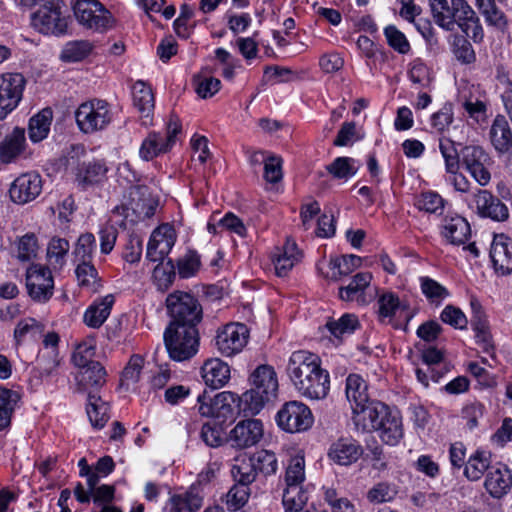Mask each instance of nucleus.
Masks as SVG:
<instances>
[{"label":"nucleus","instance_id":"39","mask_svg":"<svg viewBox=\"0 0 512 512\" xmlns=\"http://www.w3.org/2000/svg\"><path fill=\"white\" fill-rule=\"evenodd\" d=\"M134 106L143 117H148L154 109V95L143 81H137L132 87Z\"/></svg>","mask_w":512,"mask_h":512},{"label":"nucleus","instance_id":"56","mask_svg":"<svg viewBox=\"0 0 512 512\" xmlns=\"http://www.w3.org/2000/svg\"><path fill=\"white\" fill-rule=\"evenodd\" d=\"M250 459L255 466L257 474L261 473L265 476H268L275 474L277 471V458L276 455L271 451H258L252 457H250Z\"/></svg>","mask_w":512,"mask_h":512},{"label":"nucleus","instance_id":"36","mask_svg":"<svg viewBox=\"0 0 512 512\" xmlns=\"http://www.w3.org/2000/svg\"><path fill=\"white\" fill-rule=\"evenodd\" d=\"M490 453L486 451H476L471 455L465 465L464 474L471 481H477L482 478L485 472L488 473L491 466Z\"/></svg>","mask_w":512,"mask_h":512},{"label":"nucleus","instance_id":"2","mask_svg":"<svg viewBox=\"0 0 512 512\" xmlns=\"http://www.w3.org/2000/svg\"><path fill=\"white\" fill-rule=\"evenodd\" d=\"M353 422L363 432L377 431L383 442L396 445L403 436L401 418L380 402L371 400L353 411Z\"/></svg>","mask_w":512,"mask_h":512},{"label":"nucleus","instance_id":"34","mask_svg":"<svg viewBox=\"0 0 512 512\" xmlns=\"http://www.w3.org/2000/svg\"><path fill=\"white\" fill-rule=\"evenodd\" d=\"M346 397L351 404L352 411L368 403L367 384L360 375L351 374L346 379Z\"/></svg>","mask_w":512,"mask_h":512},{"label":"nucleus","instance_id":"40","mask_svg":"<svg viewBox=\"0 0 512 512\" xmlns=\"http://www.w3.org/2000/svg\"><path fill=\"white\" fill-rule=\"evenodd\" d=\"M87 415L91 424L96 428H102L109 419V405L98 394H91L87 398Z\"/></svg>","mask_w":512,"mask_h":512},{"label":"nucleus","instance_id":"37","mask_svg":"<svg viewBox=\"0 0 512 512\" xmlns=\"http://www.w3.org/2000/svg\"><path fill=\"white\" fill-rule=\"evenodd\" d=\"M203 498L194 490L173 495L169 500L170 512H194L202 506Z\"/></svg>","mask_w":512,"mask_h":512},{"label":"nucleus","instance_id":"11","mask_svg":"<svg viewBox=\"0 0 512 512\" xmlns=\"http://www.w3.org/2000/svg\"><path fill=\"white\" fill-rule=\"evenodd\" d=\"M181 132L179 120L172 116L167 125L165 133L150 132L143 140L139 150L140 157L149 161L162 153L168 152L176 142V136Z\"/></svg>","mask_w":512,"mask_h":512},{"label":"nucleus","instance_id":"28","mask_svg":"<svg viewBox=\"0 0 512 512\" xmlns=\"http://www.w3.org/2000/svg\"><path fill=\"white\" fill-rule=\"evenodd\" d=\"M113 294L96 299L85 311L83 322L90 328H100L107 320L114 305Z\"/></svg>","mask_w":512,"mask_h":512},{"label":"nucleus","instance_id":"50","mask_svg":"<svg viewBox=\"0 0 512 512\" xmlns=\"http://www.w3.org/2000/svg\"><path fill=\"white\" fill-rule=\"evenodd\" d=\"M305 481V459L302 455L290 458L284 476L285 486H303Z\"/></svg>","mask_w":512,"mask_h":512},{"label":"nucleus","instance_id":"29","mask_svg":"<svg viewBox=\"0 0 512 512\" xmlns=\"http://www.w3.org/2000/svg\"><path fill=\"white\" fill-rule=\"evenodd\" d=\"M108 167L102 160L82 163L76 174V181L82 189L99 184L106 179Z\"/></svg>","mask_w":512,"mask_h":512},{"label":"nucleus","instance_id":"43","mask_svg":"<svg viewBox=\"0 0 512 512\" xmlns=\"http://www.w3.org/2000/svg\"><path fill=\"white\" fill-rule=\"evenodd\" d=\"M96 352V338L95 336H87L75 348L72 361L78 368L89 366L92 363H98L93 358Z\"/></svg>","mask_w":512,"mask_h":512},{"label":"nucleus","instance_id":"64","mask_svg":"<svg viewBox=\"0 0 512 512\" xmlns=\"http://www.w3.org/2000/svg\"><path fill=\"white\" fill-rule=\"evenodd\" d=\"M384 34L388 44L397 52L406 54L410 50V44L406 36L394 25H389L384 29Z\"/></svg>","mask_w":512,"mask_h":512},{"label":"nucleus","instance_id":"35","mask_svg":"<svg viewBox=\"0 0 512 512\" xmlns=\"http://www.w3.org/2000/svg\"><path fill=\"white\" fill-rule=\"evenodd\" d=\"M75 274L80 287L91 293H96L101 289V278L92 261L76 263Z\"/></svg>","mask_w":512,"mask_h":512},{"label":"nucleus","instance_id":"46","mask_svg":"<svg viewBox=\"0 0 512 512\" xmlns=\"http://www.w3.org/2000/svg\"><path fill=\"white\" fill-rule=\"evenodd\" d=\"M476 5L489 25L501 30L507 27L506 16L496 6L495 0H476Z\"/></svg>","mask_w":512,"mask_h":512},{"label":"nucleus","instance_id":"58","mask_svg":"<svg viewBox=\"0 0 512 512\" xmlns=\"http://www.w3.org/2000/svg\"><path fill=\"white\" fill-rule=\"evenodd\" d=\"M447 202L436 192L428 191L420 195L417 207L427 213L443 215Z\"/></svg>","mask_w":512,"mask_h":512},{"label":"nucleus","instance_id":"15","mask_svg":"<svg viewBox=\"0 0 512 512\" xmlns=\"http://www.w3.org/2000/svg\"><path fill=\"white\" fill-rule=\"evenodd\" d=\"M25 85L26 80L20 73L0 75V120L19 105Z\"/></svg>","mask_w":512,"mask_h":512},{"label":"nucleus","instance_id":"25","mask_svg":"<svg viewBox=\"0 0 512 512\" xmlns=\"http://www.w3.org/2000/svg\"><path fill=\"white\" fill-rule=\"evenodd\" d=\"M494 269L503 275L512 272V241L504 234L495 235L490 248Z\"/></svg>","mask_w":512,"mask_h":512},{"label":"nucleus","instance_id":"54","mask_svg":"<svg viewBox=\"0 0 512 512\" xmlns=\"http://www.w3.org/2000/svg\"><path fill=\"white\" fill-rule=\"evenodd\" d=\"M92 48V44L87 40L71 41L64 46L60 57L66 62H78L87 57Z\"/></svg>","mask_w":512,"mask_h":512},{"label":"nucleus","instance_id":"45","mask_svg":"<svg viewBox=\"0 0 512 512\" xmlns=\"http://www.w3.org/2000/svg\"><path fill=\"white\" fill-rule=\"evenodd\" d=\"M440 153L445 162L446 172H457L460 169L462 147L457 149V144L449 138L439 140Z\"/></svg>","mask_w":512,"mask_h":512},{"label":"nucleus","instance_id":"44","mask_svg":"<svg viewBox=\"0 0 512 512\" xmlns=\"http://www.w3.org/2000/svg\"><path fill=\"white\" fill-rule=\"evenodd\" d=\"M308 500L307 491L303 486H285L282 503L286 512H299Z\"/></svg>","mask_w":512,"mask_h":512},{"label":"nucleus","instance_id":"10","mask_svg":"<svg viewBox=\"0 0 512 512\" xmlns=\"http://www.w3.org/2000/svg\"><path fill=\"white\" fill-rule=\"evenodd\" d=\"M164 342L172 359L176 361L187 360L198 351V329L167 327L164 333Z\"/></svg>","mask_w":512,"mask_h":512},{"label":"nucleus","instance_id":"20","mask_svg":"<svg viewBox=\"0 0 512 512\" xmlns=\"http://www.w3.org/2000/svg\"><path fill=\"white\" fill-rule=\"evenodd\" d=\"M263 436V425L258 419L240 421L229 433L232 446L244 449L257 444Z\"/></svg>","mask_w":512,"mask_h":512},{"label":"nucleus","instance_id":"23","mask_svg":"<svg viewBox=\"0 0 512 512\" xmlns=\"http://www.w3.org/2000/svg\"><path fill=\"white\" fill-rule=\"evenodd\" d=\"M106 371L100 363H92L89 366L79 368L75 380L77 391L91 394H98L99 389L106 382Z\"/></svg>","mask_w":512,"mask_h":512},{"label":"nucleus","instance_id":"33","mask_svg":"<svg viewBox=\"0 0 512 512\" xmlns=\"http://www.w3.org/2000/svg\"><path fill=\"white\" fill-rule=\"evenodd\" d=\"M300 258L301 253L296 243L287 240L280 253L273 258L276 274L280 277H285Z\"/></svg>","mask_w":512,"mask_h":512},{"label":"nucleus","instance_id":"53","mask_svg":"<svg viewBox=\"0 0 512 512\" xmlns=\"http://www.w3.org/2000/svg\"><path fill=\"white\" fill-rule=\"evenodd\" d=\"M434 21L447 31H452V2L447 0H429Z\"/></svg>","mask_w":512,"mask_h":512},{"label":"nucleus","instance_id":"9","mask_svg":"<svg viewBox=\"0 0 512 512\" xmlns=\"http://www.w3.org/2000/svg\"><path fill=\"white\" fill-rule=\"evenodd\" d=\"M75 119L80 131L92 134L104 130L110 124L112 113L106 101L92 99L77 108Z\"/></svg>","mask_w":512,"mask_h":512},{"label":"nucleus","instance_id":"61","mask_svg":"<svg viewBox=\"0 0 512 512\" xmlns=\"http://www.w3.org/2000/svg\"><path fill=\"white\" fill-rule=\"evenodd\" d=\"M200 436L203 442L207 446L212 448H218L222 446L225 442V438L223 436V429L219 423H205L202 426Z\"/></svg>","mask_w":512,"mask_h":512},{"label":"nucleus","instance_id":"60","mask_svg":"<svg viewBox=\"0 0 512 512\" xmlns=\"http://www.w3.org/2000/svg\"><path fill=\"white\" fill-rule=\"evenodd\" d=\"M409 79L418 88L428 89L432 83L430 69L420 60H415L409 70Z\"/></svg>","mask_w":512,"mask_h":512},{"label":"nucleus","instance_id":"16","mask_svg":"<svg viewBox=\"0 0 512 512\" xmlns=\"http://www.w3.org/2000/svg\"><path fill=\"white\" fill-rule=\"evenodd\" d=\"M452 31L457 25L474 42H480L484 33L475 11L465 0H452Z\"/></svg>","mask_w":512,"mask_h":512},{"label":"nucleus","instance_id":"24","mask_svg":"<svg viewBox=\"0 0 512 512\" xmlns=\"http://www.w3.org/2000/svg\"><path fill=\"white\" fill-rule=\"evenodd\" d=\"M441 235L453 245L465 244L471 235L470 225L464 217L449 212L442 221Z\"/></svg>","mask_w":512,"mask_h":512},{"label":"nucleus","instance_id":"14","mask_svg":"<svg viewBox=\"0 0 512 512\" xmlns=\"http://www.w3.org/2000/svg\"><path fill=\"white\" fill-rule=\"evenodd\" d=\"M249 330L242 323H230L218 330L215 345L218 352L225 357L240 353L246 346Z\"/></svg>","mask_w":512,"mask_h":512},{"label":"nucleus","instance_id":"42","mask_svg":"<svg viewBox=\"0 0 512 512\" xmlns=\"http://www.w3.org/2000/svg\"><path fill=\"white\" fill-rule=\"evenodd\" d=\"M378 317L380 321L391 322L398 311H404L407 306L403 304L399 297L392 292H385L378 298Z\"/></svg>","mask_w":512,"mask_h":512},{"label":"nucleus","instance_id":"38","mask_svg":"<svg viewBox=\"0 0 512 512\" xmlns=\"http://www.w3.org/2000/svg\"><path fill=\"white\" fill-rule=\"evenodd\" d=\"M52 110L45 108L33 116L29 121V138L33 142H39L47 137L52 121Z\"/></svg>","mask_w":512,"mask_h":512},{"label":"nucleus","instance_id":"59","mask_svg":"<svg viewBox=\"0 0 512 512\" xmlns=\"http://www.w3.org/2000/svg\"><path fill=\"white\" fill-rule=\"evenodd\" d=\"M69 249L70 244L66 239L58 237L52 238L47 247V256L50 264L55 267H62Z\"/></svg>","mask_w":512,"mask_h":512},{"label":"nucleus","instance_id":"6","mask_svg":"<svg viewBox=\"0 0 512 512\" xmlns=\"http://www.w3.org/2000/svg\"><path fill=\"white\" fill-rule=\"evenodd\" d=\"M158 206V201L152 197L149 188L136 185L129 188L128 199L115 208V213L131 223H137L152 217Z\"/></svg>","mask_w":512,"mask_h":512},{"label":"nucleus","instance_id":"26","mask_svg":"<svg viewBox=\"0 0 512 512\" xmlns=\"http://www.w3.org/2000/svg\"><path fill=\"white\" fill-rule=\"evenodd\" d=\"M485 489L493 498H501L512 487V473L503 465L492 466L486 475Z\"/></svg>","mask_w":512,"mask_h":512},{"label":"nucleus","instance_id":"63","mask_svg":"<svg viewBox=\"0 0 512 512\" xmlns=\"http://www.w3.org/2000/svg\"><path fill=\"white\" fill-rule=\"evenodd\" d=\"M453 54L462 64H471L476 60V54L471 43L464 37H455Z\"/></svg>","mask_w":512,"mask_h":512},{"label":"nucleus","instance_id":"8","mask_svg":"<svg viewBox=\"0 0 512 512\" xmlns=\"http://www.w3.org/2000/svg\"><path fill=\"white\" fill-rule=\"evenodd\" d=\"M73 10L79 24L86 29L104 33L115 26V18L98 0H77Z\"/></svg>","mask_w":512,"mask_h":512},{"label":"nucleus","instance_id":"19","mask_svg":"<svg viewBox=\"0 0 512 512\" xmlns=\"http://www.w3.org/2000/svg\"><path fill=\"white\" fill-rule=\"evenodd\" d=\"M42 191V179L37 173H24L18 176L9 189L11 200L25 204L36 199Z\"/></svg>","mask_w":512,"mask_h":512},{"label":"nucleus","instance_id":"27","mask_svg":"<svg viewBox=\"0 0 512 512\" xmlns=\"http://www.w3.org/2000/svg\"><path fill=\"white\" fill-rule=\"evenodd\" d=\"M363 454L362 446L352 438H340L333 443L329 450V457L339 465H351Z\"/></svg>","mask_w":512,"mask_h":512},{"label":"nucleus","instance_id":"41","mask_svg":"<svg viewBox=\"0 0 512 512\" xmlns=\"http://www.w3.org/2000/svg\"><path fill=\"white\" fill-rule=\"evenodd\" d=\"M361 261L359 256L353 254L332 258L329 262L331 273L327 274L326 277L337 281L342 276H346L360 267Z\"/></svg>","mask_w":512,"mask_h":512},{"label":"nucleus","instance_id":"55","mask_svg":"<svg viewBox=\"0 0 512 512\" xmlns=\"http://www.w3.org/2000/svg\"><path fill=\"white\" fill-rule=\"evenodd\" d=\"M18 399L16 392L0 387V430L10 424L11 414Z\"/></svg>","mask_w":512,"mask_h":512},{"label":"nucleus","instance_id":"51","mask_svg":"<svg viewBox=\"0 0 512 512\" xmlns=\"http://www.w3.org/2000/svg\"><path fill=\"white\" fill-rule=\"evenodd\" d=\"M44 327L33 318H26L18 322L14 330V338L17 344L25 341L27 338L37 340L42 337Z\"/></svg>","mask_w":512,"mask_h":512},{"label":"nucleus","instance_id":"30","mask_svg":"<svg viewBox=\"0 0 512 512\" xmlns=\"http://www.w3.org/2000/svg\"><path fill=\"white\" fill-rule=\"evenodd\" d=\"M201 370L205 384L212 389L223 387L230 379V367L218 358L207 360Z\"/></svg>","mask_w":512,"mask_h":512},{"label":"nucleus","instance_id":"57","mask_svg":"<svg viewBox=\"0 0 512 512\" xmlns=\"http://www.w3.org/2000/svg\"><path fill=\"white\" fill-rule=\"evenodd\" d=\"M356 161L350 157H338L327 166V171L337 179H347L358 171Z\"/></svg>","mask_w":512,"mask_h":512},{"label":"nucleus","instance_id":"49","mask_svg":"<svg viewBox=\"0 0 512 512\" xmlns=\"http://www.w3.org/2000/svg\"><path fill=\"white\" fill-rule=\"evenodd\" d=\"M96 250V239L92 233L81 234L73 250L74 262H91Z\"/></svg>","mask_w":512,"mask_h":512},{"label":"nucleus","instance_id":"22","mask_svg":"<svg viewBox=\"0 0 512 512\" xmlns=\"http://www.w3.org/2000/svg\"><path fill=\"white\" fill-rule=\"evenodd\" d=\"M476 209L481 217L495 221H505L509 217L507 206L488 190L479 189L474 194Z\"/></svg>","mask_w":512,"mask_h":512},{"label":"nucleus","instance_id":"47","mask_svg":"<svg viewBox=\"0 0 512 512\" xmlns=\"http://www.w3.org/2000/svg\"><path fill=\"white\" fill-rule=\"evenodd\" d=\"M326 327L332 336L341 340L344 336L351 335L359 327V321L356 315L347 313L338 320L328 321Z\"/></svg>","mask_w":512,"mask_h":512},{"label":"nucleus","instance_id":"13","mask_svg":"<svg viewBox=\"0 0 512 512\" xmlns=\"http://www.w3.org/2000/svg\"><path fill=\"white\" fill-rule=\"evenodd\" d=\"M277 423L287 432H301L313 424V415L308 406L299 401L286 403L277 413Z\"/></svg>","mask_w":512,"mask_h":512},{"label":"nucleus","instance_id":"17","mask_svg":"<svg viewBox=\"0 0 512 512\" xmlns=\"http://www.w3.org/2000/svg\"><path fill=\"white\" fill-rule=\"evenodd\" d=\"M29 295L37 301H46L53 294L54 281L48 268L31 265L26 274Z\"/></svg>","mask_w":512,"mask_h":512},{"label":"nucleus","instance_id":"12","mask_svg":"<svg viewBox=\"0 0 512 512\" xmlns=\"http://www.w3.org/2000/svg\"><path fill=\"white\" fill-rule=\"evenodd\" d=\"M491 164V157L481 146H462L460 167H463L480 186H487L489 184L491 180L489 170Z\"/></svg>","mask_w":512,"mask_h":512},{"label":"nucleus","instance_id":"32","mask_svg":"<svg viewBox=\"0 0 512 512\" xmlns=\"http://www.w3.org/2000/svg\"><path fill=\"white\" fill-rule=\"evenodd\" d=\"M25 131L22 128H14L2 142H0V160L2 163H11L24 150Z\"/></svg>","mask_w":512,"mask_h":512},{"label":"nucleus","instance_id":"48","mask_svg":"<svg viewBox=\"0 0 512 512\" xmlns=\"http://www.w3.org/2000/svg\"><path fill=\"white\" fill-rule=\"evenodd\" d=\"M231 475L235 484L248 487L255 481L257 471L250 458L237 459L231 468Z\"/></svg>","mask_w":512,"mask_h":512},{"label":"nucleus","instance_id":"1","mask_svg":"<svg viewBox=\"0 0 512 512\" xmlns=\"http://www.w3.org/2000/svg\"><path fill=\"white\" fill-rule=\"evenodd\" d=\"M286 374L294 389L307 399L321 400L329 393V373L322 368L321 359L314 353L294 351L288 359Z\"/></svg>","mask_w":512,"mask_h":512},{"label":"nucleus","instance_id":"4","mask_svg":"<svg viewBox=\"0 0 512 512\" xmlns=\"http://www.w3.org/2000/svg\"><path fill=\"white\" fill-rule=\"evenodd\" d=\"M194 409L202 417L214 418L219 424L232 420L241 412L244 413V404L241 397L236 394L223 391L211 396L206 390L197 396Z\"/></svg>","mask_w":512,"mask_h":512},{"label":"nucleus","instance_id":"21","mask_svg":"<svg viewBox=\"0 0 512 512\" xmlns=\"http://www.w3.org/2000/svg\"><path fill=\"white\" fill-rule=\"evenodd\" d=\"M175 240V232L170 225L159 226L150 236L146 257L152 262L162 261L171 251Z\"/></svg>","mask_w":512,"mask_h":512},{"label":"nucleus","instance_id":"62","mask_svg":"<svg viewBox=\"0 0 512 512\" xmlns=\"http://www.w3.org/2000/svg\"><path fill=\"white\" fill-rule=\"evenodd\" d=\"M201 265L200 256L196 251H188L178 260V273L182 278L194 276Z\"/></svg>","mask_w":512,"mask_h":512},{"label":"nucleus","instance_id":"7","mask_svg":"<svg viewBox=\"0 0 512 512\" xmlns=\"http://www.w3.org/2000/svg\"><path fill=\"white\" fill-rule=\"evenodd\" d=\"M62 0H39L37 11L31 14V24L43 34L63 35L68 17L63 13Z\"/></svg>","mask_w":512,"mask_h":512},{"label":"nucleus","instance_id":"31","mask_svg":"<svg viewBox=\"0 0 512 512\" xmlns=\"http://www.w3.org/2000/svg\"><path fill=\"white\" fill-rule=\"evenodd\" d=\"M489 137L492 146L499 153H506L512 148V131L504 115H497L490 127Z\"/></svg>","mask_w":512,"mask_h":512},{"label":"nucleus","instance_id":"3","mask_svg":"<svg viewBox=\"0 0 512 512\" xmlns=\"http://www.w3.org/2000/svg\"><path fill=\"white\" fill-rule=\"evenodd\" d=\"M251 388L242 394L244 415H255L264 404L275 397L278 390V381L274 368L270 365L258 366L249 378Z\"/></svg>","mask_w":512,"mask_h":512},{"label":"nucleus","instance_id":"52","mask_svg":"<svg viewBox=\"0 0 512 512\" xmlns=\"http://www.w3.org/2000/svg\"><path fill=\"white\" fill-rule=\"evenodd\" d=\"M398 494V487L389 482H379L372 486L366 494L367 500L372 504L391 502Z\"/></svg>","mask_w":512,"mask_h":512},{"label":"nucleus","instance_id":"18","mask_svg":"<svg viewBox=\"0 0 512 512\" xmlns=\"http://www.w3.org/2000/svg\"><path fill=\"white\" fill-rule=\"evenodd\" d=\"M372 275L369 272H360L353 276L347 286L339 289V297L343 301H356L360 305L370 303L376 293V288H371Z\"/></svg>","mask_w":512,"mask_h":512},{"label":"nucleus","instance_id":"5","mask_svg":"<svg viewBox=\"0 0 512 512\" xmlns=\"http://www.w3.org/2000/svg\"><path fill=\"white\" fill-rule=\"evenodd\" d=\"M166 306L171 317L168 327L197 328L202 320V307L191 294L177 291L166 299Z\"/></svg>","mask_w":512,"mask_h":512}]
</instances>
